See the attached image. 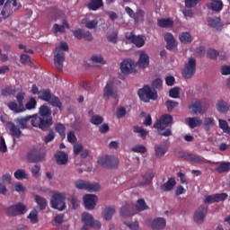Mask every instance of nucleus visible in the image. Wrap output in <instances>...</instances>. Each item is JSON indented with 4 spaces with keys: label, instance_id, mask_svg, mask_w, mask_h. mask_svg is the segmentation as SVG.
I'll list each match as a JSON object with an SVG mask.
<instances>
[{
    "label": "nucleus",
    "instance_id": "9b49d317",
    "mask_svg": "<svg viewBox=\"0 0 230 230\" xmlns=\"http://www.w3.org/2000/svg\"><path fill=\"white\" fill-rule=\"evenodd\" d=\"M46 153L40 149H32L28 152L26 156L28 163H40L44 161Z\"/></svg>",
    "mask_w": 230,
    "mask_h": 230
},
{
    "label": "nucleus",
    "instance_id": "a18cd8bd",
    "mask_svg": "<svg viewBox=\"0 0 230 230\" xmlns=\"http://www.w3.org/2000/svg\"><path fill=\"white\" fill-rule=\"evenodd\" d=\"M179 39L182 44H190L191 34H190V32H181L179 36Z\"/></svg>",
    "mask_w": 230,
    "mask_h": 230
},
{
    "label": "nucleus",
    "instance_id": "2eb2a0df",
    "mask_svg": "<svg viewBox=\"0 0 230 230\" xmlns=\"http://www.w3.org/2000/svg\"><path fill=\"white\" fill-rule=\"evenodd\" d=\"M206 215H208V207L201 205L194 213V221L197 224H202L204 218H206Z\"/></svg>",
    "mask_w": 230,
    "mask_h": 230
},
{
    "label": "nucleus",
    "instance_id": "e2e57ef3",
    "mask_svg": "<svg viewBox=\"0 0 230 230\" xmlns=\"http://www.w3.org/2000/svg\"><path fill=\"white\" fill-rule=\"evenodd\" d=\"M199 3L200 0H185V6L186 8H195Z\"/></svg>",
    "mask_w": 230,
    "mask_h": 230
},
{
    "label": "nucleus",
    "instance_id": "6e6552de",
    "mask_svg": "<svg viewBox=\"0 0 230 230\" xmlns=\"http://www.w3.org/2000/svg\"><path fill=\"white\" fill-rule=\"evenodd\" d=\"M50 205L53 209L64 211L66 209V195L60 192L54 193L50 200Z\"/></svg>",
    "mask_w": 230,
    "mask_h": 230
},
{
    "label": "nucleus",
    "instance_id": "7ed1b4c3",
    "mask_svg": "<svg viewBox=\"0 0 230 230\" xmlns=\"http://www.w3.org/2000/svg\"><path fill=\"white\" fill-rule=\"evenodd\" d=\"M64 51H69V46L66 42L62 41L59 47L56 48V55H54V65L58 71L64 69V61L66 60V54Z\"/></svg>",
    "mask_w": 230,
    "mask_h": 230
},
{
    "label": "nucleus",
    "instance_id": "c03bdc74",
    "mask_svg": "<svg viewBox=\"0 0 230 230\" xmlns=\"http://www.w3.org/2000/svg\"><path fill=\"white\" fill-rule=\"evenodd\" d=\"M55 130L59 134L60 137L66 139V126L62 123H57L55 125Z\"/></svg>",
    "mask_w": 230,
    "mask_h": 230
},
{
    "label": "nucleus",
    "instance_id": "49530a36",
    "mask_svg": "<svg viewBox=\"0 0 230 230\" xmlns=\"http://www.w3.org/2000/svg\"><path fill=\"white\" fill-rule=\"evenodd\" d=\"M146 209H148V206L146 205V202H145V199H138L135 207V211H145Z\"/></svg>",
    "mask_w": 230,
    "mask_h": 230
},
{
    "label": "nucleus",
    "instance_id": "79ce46f5",
    "mask_svg": "<svg viewBox=\"0 0 230 230\" xmlns=\"http://www.w3.org/2000/svg\"><path fill=\"white\" fill-rule=\"evenodd\" d=\"M230 170V163L229 162H222L218 167L216 168V172L217 173H225V172H229Z\"/></svg>",
    "mask_w": 230,
    "mask_h": 230
},
{
    "label": "nucleus",
    "instance_id": "1a4fd4ad",
    "mask_svg": "<svg viewBox=\"0 0 230 230\" xmlns=\"http://www.w3.org/2000/svg\"><path fill=\"white\" fill-rule=\"evenodd\" d=\"M98 164L103 168H109L110 170H112L113 168H118L119 160L117 157L111 155L101 156L98 159Z\"/></svg>",
    "mask_w": 230,
    "mask_h": 230
},
{
    "label": "nucleus",
    "instance_id": "f257e3e1",
    "mask_svg": "<svg viewBox=\"0 0 230 230\" xmlns=\"http://www.w3.org/2000/svg\"><path fill=\"white\" fill-rule=\"evenodd\" d=\"M39 114L40 116L38 114L32 115V127L46 132L53 126L51 110L46 105H41L39 109Z\"/></svg>",
    "mask_w": 230,
    "mask_h": 230
},
{
    "label": "nucleus",
    "instance_id": "20e7f679",
    "mask_svg": "<svg viewBox=\"0 0 230 230\" xmlns=\"http://www.w3.org/2000/svg\"><path fill=\"white\" fill-rule=\"evenodd\" d=\"M39 99L47 102L52 107H57L59 111H62V102H60V99L51 93V90H40Z\"/></svg>",
    "mask_w": 230,
    "mask_h": 230
},
{
    "label": "nucleus",
    "instance_id": "13d9d810",
    "mask_svg": "<svg viewBox=\"0 0 230 230\" xmlns=\"http://www.w3.org/2000/svg\"><path fill=\"white\" fill-rule=\"evenodd\" d=\"M92 62H95V64H107L105 60H103V57L102 55H93L91 58Z\"/></svg>",
    "mask_w": 230,
    "mask_h": 230
},
{
    "label": "nucleus",
    "instance_id": "f8f14e48",
    "mask_svg": "<svg viewBox=\"0 0 230 230\" xmlns=\"http://www.w3.org/2000/svg\"><path fill=\"white\" fill-rule=\"evenodd\" d=\"M77 190H86L87 191H100V184L91 183L84 180H78L75 182Z\"/></svg>",
    "mask_w": 230,
    "mask_h": 230
},
{
    "label": "nucleus",
    "instance_id": "9d476101",
    "mask_svg": "<svg viewBox=\"0 0 230 230\" xmlns=\"http://www.w3.org/2000/svg\"><path fill=\"white\" fill-rule=\"evenodd\" d=\"M7 217H19L26 213V205L23 203H17L10 206L5 209Z\"/></svg>",
    "mask_w": 230,
    "mask_h": 230
},
{
    "label": "nucleus",
    "instance_id": "423d86ee",
    "mask_svg": "<svg viewBox=\"0 0 230 230\" xmlns=\"http://www.w3.org/2000/svg\"><path fill=\"white\" fill-rule=\"evenodd\" d=\"M195 73H197V58H189L181 70L182 76L187 79L193 78Z\"/></svg>",
    "mask_w": 230,
    "mask_h": 230
},
{
    "label": "nucleus",
    "instance_id": "3c124183",
    "mask_svg": "<svg viewBox=\"0 0 230 230\" xmlns=\"http://www.w3.org/2000/svg\"><path fill=\"white\" fill-rule=\"evenodd\" d=\"M37 107V100L35 98L31 97L30 101L25 104V109L27 111H31Z\"/></svg>",
    "mask_w": 230,
    "mask_h": 230
},
{
    "label": "nucleus",
    "instance_id": "de8ad7c7",
    "mask_svg": "<svg viewBox=\"0 0 230 230\" xmlns=\"http://www.w3.org/2000/svg\"><path fill=\"white\" fill-rule=\"evenodd\" d=\"M214 125H215V119L211 117L205 118L203 127L207 132H208V130H210L211 127H213Z\"/></svg>",
    "mask_w": 230,
    "mask_h": 230
},
{
    "label": "nucleus",
    "instance_id": "a878e982",
    "mask_svg": "<svg viewBox=\"0 0 230 230\" xmlns=\"http://www.w3.org/2000/svg\"><path fill=\"white\" fill-rule=\"evenodd\" d=\"M177 184V181H175V178L172 177L169 178L168 181L160 185V190L161 191H172V190H173V188H175V185Z\"/></svg>",
    "mask_w": 230,
    "mask_h": 230
},
{
    "label": "nucleus",
    "instance_id": "052dcab7",
    "mask_svg": "<svg viewBox=\"0 0 230 230\" xmlns=\"http://www.w3.org/2000/svg\"><path fill=\"white\" fill-rule=\"evenodd\" d=\"M53 33H66V29L62 25H58V23H55L52 28Z\"/></svg>",
    "mask_w": 230,
    "mask_h": 230
},
{
    "label": "nucleus",
    "instance_id": "dca6fc26",
    "mask_svg": "<svg viewBox=\"0 0 230 230\" xmlns=\"http://www.w3.org/2000/svg\"><path fill=\"white\" fill-rule=\"evenodd\" d=\"M126 40H130L137 48H143L145 46V38L143 36H136L134 32L127 33Z\"/></svg>",
    "mask_w": 230,
    "mask_h": 230
},
{
    "label": "nucleus",
    "instance_id": "58836bf2",
    "mask_svg": "<svg viewBox=\"0 0 230 230\" xmlns=\"http://www.w3.org/2000/svg\"><path fill=\"white\" fill-rule=\"evenodd\" d=\"M34 199H35V202L38 204L40 211H44V209H46V207L48 206V202L46 201V199L42 198L39 195H36L34 197Z\"/></svg>",
    "mask_w": 230,
    "mask_h": 230
},
{
    "label": "nucleus",
    "instance_id": "2f4dec72",
    "mask_svg": "<svg viewBox=\"0 0 230 230\" xmlns=\"http://www.w3.org/2000/svg\"><path fill=\"white\" fill-rule=\"evenodd\" d=\"M166 227V220L163 217H157L152 223V228L155 230H161Z\"/></svg>",
    "mask_w": 230,
    "mask_h": 230
},
{
    "label": "nucleus",
    "instance_id": "bf43d9fd",
    "mask_svg": "<svg viewBox=\"0 0 230 230\" xmlns=\"http://www.w3.org/2000/svg\"><path fill=\"white\" fill-rule=\"evenodd\" d=\"M15 94V90L8 86L2 90V96H13Z\"/></svg>",
    "mask_w": 230,
    "mask_h": 230
},
{
    "label": "nucleus",
    "instance_id": "4c0bfd02",
    "mask_svg": "<svg viewBox=\"0 0 230 230\" xmlns=\"http://www.w3.org/2000/svg\"><path fill=\"white\" fill-rule=\"evenodd\" d=\"M156 157H164V155L168 152V147L164 145H157L155 148Z\"/></svg>",
    "mask_w": 230,
    "mask_h": 230
},
{
    "label": "nucleus",
    "instance_id": "09e8293b",
    "mask_svg": "<svg viewBox=\"0 0 230 230\" xmlns=\"http://www.w3.org/2000/svg\"><path fill=\"white\" fill-rule=\"evenodd\" d=\"M92 125H102L103 123V117L100 115H93L90 119Z\"/></svg>",
    "mask_w": 230,
    "mask_h": 230
},
{
    "label": "nucleus",
    "instance_id": "e433bc0d",
    "mask_svg": "<svg viewBox=\"0 0 230 230\" xmlns=\"http://www.w3.org/2000/svg\"><path fill=\"white\" fill-rule=\"evenodd\" d=\"M133 132L138 134V137H141V139H146V136H148V131L139 126H134Z\"/></svg>",
    "mask_w": 230,
    "mask_h": 230
},
{
    "label": "nucleus",
    "instance_id": "69168bd1",
    "mask_svg": "<svg viewBox=\"0 0 230 230\" xmlns=\"http://www.w3.org/2000/svg\"><path fill=\"white\" fill-rule=\"evenodd\" d=\"M216 202H223V200H226L227 199V193H220V194H214Z\"/></svg>",
    "mask_w": 230,
    "mask_h": 230
},
{
    "label": "nucleus",
    "instance_id": "393cba45",
    "mask_svg": "<svg viewBox=\"0 0 230 230\" xmlns=\"http://www.w3.org/2000/svg\"><path fill=\"white\" fill-rule=\"evenodd\" d=\"M155 177V172H146L145 174L142 175V181L140 182V186H150Z\"/></svg>",
    "mask_w": 230,
    "mask_h": 230
},
{
    "label": "nucleus",
    "instance_id": "6e6d98bb",
    "mask_svg": "<svg viewBox=\"0 0 230 230\" xmlns=\"http://www.w3.org/2000/svg\"><path fill=\"white\" fill-rule=\"evenodd\" d=\"M165 105L167 107V111L168 112H172V111H173V109H175V107H177V105H179V102H175V101H166Z\"/></svg>",
    "mask_w": 230,
    "mask_h": 230
},
{
    "label": "nucleus",
    "instance_id": "c85d7f7f",
    "mask_svg": "<svg viewBox=\"0 0 230 230\" xmlns=\"http://www.w3.org/2000/svg\"><path fill=\"white\" fill-rule=\"evenodd\" d=\"M208 8L209 10H212L213 12H222L224 9V3L220 0H212L211 3L207 4Z\"/></svg>",
    "mask_w": 230,
    "mask_h": 230
},
{
    "label": "nucleus",
    "instance_id": "f03ea898",
    "mask_svg": "<svg viewBox=\"0 0 230 230\" xmlns=\"http://www.w3.org/2000/svg\"><path fill=\"white\" fill-rule=\"evenodd\" d=\"M172 121L173 117H172V115L164 114L158 120L155 121V123L154 124V128L157 129L159 136L169 137V136H172V129L168 128V126L172 125Z\"/></svg>",
    "mask_w": 230,
    "mask_h": 230
},
{
    "label": "nucleus",
    "instance_id": "39448f33",
    "mask_svg": "<svg viewBox=\"0 0 230 230\" xmlns=\"http://www.w3.org/2000/svg\"><path fill=\"white\" fill-rule=\"evenodd\" d=\"M137 94L138 98L141 100V102H144V103H149L150 100L155 102L158 97L157 92L150 88V85L148 84H146L143 86V88H140L137 92Z\"/></svg>",
    "mask_w": 230,
    "mask_h": 230
},
{
    "label": "nucleus",
    "instance_id": "72a5a7b5",
    "mask_svg": "<svg viewBox=\"0 0 230 230\" xmlns=\"http://www.w3.org/2000/svg\"><path fill=\"white\" fill-rule=\"evenodd\" d=\"M217 111H218L220 114H227L229 104L224 100H219L217 103Z\"/></svg>",
    "mask_w": 230,
    "mask_h": 230
},
{
    "label": "nucleus",
    "instance_id": "f704fd0d",
    "mask_svg": "<svg viewBox=\"0 0 230 230\" xmlns=\"http://www.w3.org/2000/svg\"><path fill=\"white\" fill-rule=\"evenodd\" d=\"M186 123H188L190 128H196V127H200V125H202V119L199 117L187 118Z\"/></svg>",
    "mask_w": 230,
    "mask_h": 230
},
{
    "label": "nucleus",
    "instance_id": "c9c22d12",
    "mask_svg": "<svg viewBox=\"0 0 230 230\" xmlns=\"http://www.w3.org/2000/svg\"><path fill=\"white\" fill-rule=\"evenodd\" d=\"M13 13V10L12 9V5L8 4V3H5L4 5L3 10L1 11V15L4 20L8 19L10 15Z\"/></svg>",
    "mask_w": 230,
    "mask_h": 230
},
{
    "label": "nucleus",
    "instance_id": "4d7b16f0",
    "mask_svg": "<svg viewBox=\"0 0 230 230\" xmlns=\"http://www.w3.org/2000/svg\"><path fill=\"white\" fill-rule=\"evenodd\" d=\"M218 55H219L218 51L214 49H210L207 52V57H208V58H211L212 60H215L216 58H217Z\"/></svg>",
    "mask_w": 230,
    "mask_h": 230
},
{
    "label": "nucleus",
    "instance_id": "ddd939ff",
    "mask_svg": "<svg viewBox=\"0 0 230 230\" xmlns=\"http://www.w3.org/2000/svg\"><path fill=\"white\" fill-rule=\"evenodd\" d=\"M113 98L114 100H118V91L114 90V81L110 79L104 89H103V98L104 100H109V98Z\"/></svg>",
    "mask_w": 230,
    "mask_h": 230
},
{
    "label": "nucleus",
    "instance_id": "0e129e2a",
    "mask_svg": "<svg viewBox=\"0 0 230 230\" xmlns=\"http://www.w3.org/2000/svg\"><path fill=\"white\" fill-rule=\"evenodd\" d=\"M53 139H55V131H53V129H51L49 132V134L45 137L44 143H46V145H48V143H51V141H53Z\"/></svg>",
    "mask_w": 230,
    "mask_h": 230
},
{
    "label": "nucleus",
    "instance_id": "a19ab883",
    "mask_svg": "<svg viewBox=\"0 0 230 230\" xmlns=\"http://www.w3.org/2000/svg\"><path fill=\"white\" fill-rule=\"evenodd\" d=\"M133 21L136 22V24H137L139 21H145V11L141 8H137Z\"/></svg>",
    "mask_w": 230,
    "mask_h": 230
},
{
    "label": "nucleus",
    "instance_id": "680f3d73",
    "mask_svg": "<svg viewBox=\"0 0 230 230\" xmlns=\"http://www.w3.org/2000/svg\"><path fill=\"white\" fill-rule=\"evenodd\" d=\"M67 141L72 145H75L77 139H76V135L75 134V131H70L67 133Z\"/></svg>",
    "mask_w": 230,
    "mask_h": 230
},
{
    "label": "nucleus",
    "instance_id": "8fccbe9b",
    "mask_svg": "<svg viewBox=\"0 0 230 230\" xmlns=\"http://www.w3.org/2000/svg\"><path fill=\"white\" fill-rule=\"evenodd\" d=\"M131 151L135 152L136 154H146L147 149L146 146L143 145H137L131 148Z\"/></svg>",
    "mask_w": 230,
    "mask_h": 230
},
{
    "label": "nucleus",
    "instance_id": "6ab92c4d",
    "mask_svg": "<svg viewBox=\"0 0 230 230\" xmlns=\"http://www.w3.org/2000/svg\"><path fill=\"white\" fill-rule=\"evenodd\" d=\"M181 159H184V161H190V163H196L197 164H204V163H206L204 158L199 156L198 155L190 153H184L181 155Z\"/></svg>",
    "mask_w": 230,
    "mask_h": 230
},
{
    "label": "nucleus",
    "instance_id": "bb28decb",
    "mask_svg": "<svg viewBox=\"0 0 230 230\" xmlns=\"http://www.w3.org/2000/svg\"><path fill=\"white\" fill-rule=\"evenodd\" d=\"M7 107H9L10 111H13V112H15L16 114L24 112V111H26V108H24V104H20L16 102H8Z\"/></svg>",
    "mask_w": 230,
    "mask_h": 230
},
{
    "label": "nucleus",
    "instance_id": "5701e85b",
    "mask_svg": "<svg viewBox=\"0 0 230 230\" xmlns=\"http://www.w3.org/2000/svg\"><path fill=\"white\" fill-rule=\"evenodd\" d=\"M7 128L11 133V136L13 137H16V139H19L21 136H22V131H21V128L17 127L15 123L10 121L7 123Z\"/></svg>",
    "mask_w": 230,
    "mask_h": 230
},
{
    "label": "nucleus",
    "instance_id": "b1692460",
    "mask_svg": "<svg viewBox=\"0 0 230 230\" xmlns=\"http://www.w3.org/2000/svg\"><path fill=\"white\" fill-rule=\"evenodd\" d=\"M137 66L143 69H146V67L150 66V57H148V54L145 52L140 53Z\"/></svg>",
    "mask_w": 230,
    "mask_h": 230
},
{
    "label": "nucleus",
    "instance_id": "774afa93",
    "mask_svg": "<svg viewBox=\"0 0 230 230\" xmlns=\"http://www.w3.org/2000/svg\"><path fill=\"white\" fill-rule=\"evenodd\" d=\"M22 64L26 65L31 63V58L28 54H22L20 57Z\"/></svg>",
    "mask_w": 230,
    "mask_h": 230
},
{
    "label": "nucleus",
    "instance_id": "338daca9",
    "mask_svg": "<svg viewBox=\"0 0 230 230\" xmlns=\"http://www.w3.org/2000/svg\"><path fill=\"white\" fill-rule=\"evenodd\" d=\"M98 26V21L96 20H92L88 21L85 23V27L88 28V30H94Z\"/></svg>",
    "mask_w": 230,
    "mask_h": 230
},
{
    "label": "nucleus",
    "instance_id": "7c9ffc66",
    "mask_svg": "<svg viewBox=\"0 0 230 230\" xmlns=\"http://www.w3.org/2000/svg\"><path fill=\"white\" fill-rule=\"evenodd\" d=\"M86 6L91 12H96L103 6V0H90Z\"/></svg>",
    "mask_w": 230,
    "mask_h": 230
},
{
    "label": "nucleus",
    "instance_id": "f3484780",
    "mask_svg": "<svg viewBox=\"0 0 230 230\" xmlns=\"http://www.w3.org/2000/svg\"><path fill=\"white\" fill-rule=\"evenodd\" d=\"M31 119V126L33 127V115H28L25 117H20L14 119V122L22 130L28 128V122Z\"/></svg>",
    "mask_w": 230,
    "mask_h": 230
},
{
    "label": "nucleus",
    "instance_id": "a211bd4d",
    "mask_svg": "<svg viewBox=\"0 0 230 230\" xmlns=\"http://www.w3.org/2000/svg\"><path fill=\"white\" fill-rule=\"evenodd\" d=\"M136 206L132 203H126L120 208V216L126 218L127 217H132V215H136Z\"/></svg>",
    "mask_w": 230,
    "mask_h": 230
},
{
    "label": "nucleus",
    "instance_id": "0eeeda50",
    "mask_svg": "<svg viewBox=\"0 0 230 230\" xmlns=\"http://www.w3.org/2000/svg\"><path fill=\"white\" fill-rule=\"evenodd\" d=\"M82 221L84 222V226L81 230H89L91 228L100 229L102 227V223L98 220H94L93 215L89 213L82 214Z\"/></svg>",
    "mask_w": 230,
    "mask_h": 230
},
{
    "label": "nucleus",
    "instance_id": "603ef678",
    "mask_svg": "<svg viewBox=\"0 0 230 230\" xmlns=\"http://www.w3.org/2000/svg\"><path fill=\"white\" fill-rule=\"evenodd\" d=\"M38 212L37 209L32 210L28 218L31 220V224H37V222H39V217H37Z\"/></svg>",
    "mask_w": 230,
    "mask_h": 230
},
{
    "label": "nucleus",
    "instance_id": "5fc2aeb1",
    "mask_svg": "<svg viewBox=\"0 0 230 230\" xmlns=\"http://www.w3.org/2000/svg\"><path fill=\"white\" fill-rule=\"evenodd\" d=\"M181 93V89L179 87H173L169 91L170 98L177 99L179 98V94Z\"/></svg>",
    "mask_w": 230,
    "mask_h": 230
},
{
    "label": "nucleus",
    "instance_id": "473e14b6",
    "mask_svg": "<svg viewBox=\"0 0 230 230\" xmlns=\"http://www.w3.org/2000/svg\"><path fill=\"white\" fill-rule=\"evenodd\" d=\"M157 26H159V28H172L173 27V20H172V18L158 19Z\"/></svg>",
    "mask_w": 230,
    "mask_h": 230
},
{
    "label": "nucleus",
    "instance_id": "cd10ccee",
    "mask_svg": "<svg viewBox=\"0 0 230 230\" xmlns=\"http://www.w3.org/2000/svg\"><path fill=\"white\" fill-rule=\"evenodd\" d=\"M208 26L215 28L217 31H222L224 26L222 25V20L218 18H208Z\"/></svg>",
    "mask_w": 230,
    "mask_h": 230
},
{
    "label": "nucleus",
    "instance_id": "ea45409f",
    "mask_svg": "<svg viewBox=\"0 0 230 230\" xmlns=\"http://www.w3.org/2000/svg\"><path fill=\"white\" fill-rule=\"evenodd\" d=\"M116 213V208L114 207H107L103 212L102 215L105 218V220H111L112 218V215Z\"/></svg>",
    "mask_w": 230,
    "mask_h": 230
},
{
    "label": "nucleus",
    "instance_id": "412c9836",
    "mask_svg": "<svg viewBox=\"0 0 230 230\" xmlns=\"http://www.w3.org/2000/svg\"><path fill=\"white\" fill-rule=\"evenodd\" d=\"M55 159L57 164L59 166H64V164H67V161H69V155L64 151H58L55 154Z\"/></svg>",
    "mask_w": 230,
    "mask_h": 230
},
{
    "label": "nucleus",
    "instance_id": "4468645a",
    "mask_svg": "<svg viewBox=\"0 0 230 230\" xmlns=\"http://www.w3.org/2000/svg\"><path fill=\"white\" fill-rule=\"evenodd\" d=\"M120 71L123 75H131L136 71V65L132 59H124L120 63Z\"/></svg>",
    "mask_w": 230,
    "mask_h": 230
},
{
    "label": "nucleus",
    "instance_id": "c756f323",
    "mask_svg": "<svg viewBox=\"0 0 230 230\" xmlns=\"http://www.w3.org/2000/svg\"><path fill=\"white\" fill-rule=\"evenodd\" d=\"M190 111H192L193 114H204L202 111V102L199 100H196L189 105Z\"/></svg>",
    "mask_w": 230,
    "mask_h": 230
},
{
    "label": "nucleus",
    "instance_id": "aec40b11",
    "mask_svg": "<svg viewBox=\"0 0 230 230\" xmlns=\"http://www.w3.org/2000/svg\"><path fill=\"white\" fill-rule=\"evenodd\" d=\"M83 200L86 209H94L96 208V195L86 194L84 196Z\"/></svg>",
    "mask_w": 230,
    "mask_h": 230
},
{
    "label": "nucleus",
    "instance_id": "864d4df0",
    "mask_svg": "<svg viewBox=\"0 0 230 230\" xmlns=\"http://www.w3.org/2000/svg\"><path fill=\"white\" fill-rule=\"evenodd\" d=\"M14 177H15V179H17V181H21L22 179H26V172H24V170H22V169H18L14 172Z\"/></svg>",
    "mask_w": 230,
    "mask_h": 230
},
{
    "label": "nucleus",
    "instance_id": "4be33fe9",
    "mask_svg": "<svg viewBox=\"0 0 230 230\" xmlns=\"http://www.w3.org/2000/svg\"><path fill=\"white\" fill-rule=\"evenodd\" d=\"M164 40L166 42V49L169 51H172L177 48V41L175 40V38H173V34L167 32L164 35Z\"/></svg>",
    "mask_w": 230,
    "mask_h": 230
},
{
    "label": "nucleus",
    "instance_id": "37998d69",
    "mask_svg": "<svg viewBox=\"0 0 230 230\" xmlns=\"http://www.w3.org/2000/svg\"><path fill=\"white\" fill-rule=\"evenodd\" d=\"M219 128L223 130L225 134H228L230 136V127L226 120L218 119Z\"/></svg>",
    "mask_w": 230,
    "mask_h": 230
}]
</instances>
